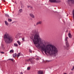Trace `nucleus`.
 <instances>
[{
	"instance_id": "obj_7",
	"label": "nucleus",
	"mask_w": 74,
	"mask_h": 74,
	"mask_svg": "<svg viewBox=\"0 0 74 74\" xmlns=\"http://www.w3.org/2000/svg\"><path fill=\"white\" fill-rule=\"evenodd\" d=\"M29 16L31 17L32 18H34V15H33V14H32V13H30L29 14Z\"/></svg>"
},
{
	"instance_id": "obj_2",
	"label": "nucleus",
	"mask_w": 74,
	"mask_h": 74,
	"mask_svg": "<svg viewBox=\"0 0 74 74\" xmlns=\"http://www.w3.org/2000/svg\"><path fill=\"white\" fill-rule=\"evenodd\" d=\"M3 38L5 42L7 44H11L14 40L13 36L10 35L7 32H5L3 36Z\"/></svg>"
},
{
	"instance_id": "obj_12",
	"label": "nucleus",
	"mask_w": 74,
	"mask_h": 74,
	"mask_svg": "<svg viewBox=\"0 0 74 74\" xmlns=\"http://www.w3.org/2000/svg\"><path fill=\"white\" fill-rule=\"evenodd\" d=\"M30 62L32 64H34V61L31 60Z\"/></svg>"
},
{
	"instance_id": "obj_26",
	"label": "nucleus",
	"mask_w": 74,
	"mask_h": 74,
	"mask_svg": "<svg viewBox=\"0 0 74 74\" xmlns=\"http://www.w3.org/2000/svg\"><path fill=\"white\" fill-rule=\"evenodd\" d=\"M18 34H17V36H16V38H18Z\"/></svg>"
},
{
	"instance_id": "obj_13",
	"label": "nucleus",
	"mask_w": 74,
	"mask_h": 74,
	"mask_svg": "<svg viewBox=\"0 0 74 74\" xmlns=\"http://www.w3.org/2000/svg\"><path fill=\"white\" fill-rule=\"evenodd\" d=\"M32 59V58H30L29 59L27 60V62H29V61H31Z\"/></svg>"
},
{
	"instance_id": "obj_25",
	"label": "nucleus",
	"mask_w": 74,
	"mask_h": 74,
	"mask_svg": "<svg viewBox=\"0 0 74 74\" xmlns=\"http://www.w3.org/2000/svg\"><path fill=\"white\" fill-rule=\"evenodd\" d=\"M22 40L23 41H25V38H22Z\"/></svg>"
},
{
	"instance_id": "obj_18",
	"label": "nucleus",
	"mask_w": 74,
	"mask_h": 74,
	"mask_svg": "<svg viewBox=\"0 0 74 74\" xmlns=\"http://www.w3.org/2000/svg\"><path fill=\"white\" fill-rule=\"evenodd\" d=\"M10 53H13L14 52V50H11L10 51Z\"/></svg>"
},
{
	"instance_id": "obj_5",
	"label": "nucleus",
	"mask_w": 74,
	"mask_h": 74,
	"mask_svg": "<svg viewBox=\"0 0 74 74\" xmlns=\"http://www.w3.org/2000/svg\"><path fill=\"white\" fill-rule=\"evenodd\" d=\"M69 1V3H71V4H74V0H68Z\"/></svg>"
},
{
	"instance_id": "obj_33",
	"label": "nucleus",
	"mask_w": 74,
	"mask_h": 74,
	"mask_svg": "<svg viewBox=\"0 0 74 74\" xmlns=\"http://www.w3.org/2000/svg\"><path fill=\"white\" fill-rule=\"evenodd\" d=\"M15 3L16 4H17V3H16V2H15Z\"/></svg>"
},
{
	"instance_id": "obj_6",
	"label": "nucleus",
	"mask_w": 74,
	"mask_h": 74,
	"mask_svg": "<svg viewBox=\"0 0 74 74\" xmlns=\"http://www.w3.org/2000/svg\"><path fill=\"white\" fill-rule=\"evenodd\" d=\"M22 11H23V10H22V9H20L18 11V15H21V14H20L21 12H22Z\"/></svg>"
},
{
	"instance_id": "obj_29",
	"label": "nucleus",
	"mask_w": 74,
	"mask_h": 74,
	"mask_svg": "<svg viewBox=\"0 0 74 74\" xmlns=\"http://www.w3.org/2000/svg\"><path fill=\"white\" fill-rule=\"evenodd\" d=\"M29 52H30V53H32V51L31 50H29Z\"/></svg>"
},
{
	"instance_id": "obj_21",
	"label": "nucleus",
	"mask_w": 74,
	"mask_h": 74,
	"mask_svg": "<svg viewBox=\"0 0 74 74\" xmlns=\"http://www.w3.org/2000/svg\"><path fill=\"white\" fill-rule=\"evenodd\" d=\"M30 67H28L27 68V70H30Z\"/></svg>"
},
{
	"instance_id": "obj_31",
	"label": "nucleus",
	"mask_w": 74,
	"mask_h": 74,
	"mask_svg": "<svg viewBox=\"0 0 74 74\" xmlns=\"http://www.w3.org/2000/svg\"><path fill=\"white\" fill-rule=\"evenodd\" d=\"M47 62H50V61H47Z\"/></svg>"
},
{
	"instance_id": "obj_16",
	"label": "nucleus",
	"mask_w": 74,
	"mask_h": 74,
	"mask_svg": "<svg viewBox=\"0 0 74 74\" xmlns=\"http://www.w3.org/2000/svg\"><path fill=\"white\" fill-rule=\"evenodd\" d=\"M17 43H18L19 45H21V42L19 41L18 40L17 41Z\"/></svg>"
},
{
	"instance_id": "obj_24",
	"label": "nucleus",
	"mask_w": 74,
	"mask_h": 74,
	"mask_svg": "<svg viewBox=\"0 0 74 74\" xmlns=\"http://www.w3.org/2000/svg\"><path fill=\"white\" fill-rule=\"evenodd\" d=\"M69 74H73V72H71Z\"/></svg>"
},
{
	"instance_id": "obj_35",
	"label": "nucleus",
	"mask_w": 74,
	"mask_h": 74,
	"mask_svg": "<svg viewBox=\"0 0 74 74\" xmlns=\"http://www.w3.org/2000/svg\"><path fill=\"white\" fill-rule=\"evenodd\" d=\"M68 16V15H67V16Z\"/></svg>"
},
{
	"instance_id": "obj_32",
	"label": "nucleus",
	"mask_w": 74,
	"mask_h": 74,
	"mask_svg": "<svg viewBox=\"0 0 74 74\" xmlns=\"http://www.w3.org/2000/svg\"><path fill=\"white\" fill-rule=\"evenodd\" d=\"M20 74H23V73H22V72H21Z\"/></svg>"
},
{
	"instance_id": "obj_11",
	"label": "nucleus",
	"mask_w": 74,
	"mask_h": 74,
	"mask_svg": "<svg viewBox=\"0 0 74 74\" xmlns=\"http://www.w3.org/2000/svg\"><path fill=\"white\" fill-rule=\"evenodd\" d=\"M5 23L6 26H8V23L7 21H5Z\"/></svg>"
},
{
	"instance_id": "obj_19",
	"label": "nucleus",
	"mask_w": 74,
	"mask_h": 74,
	"mask_svg": "<svg viewBox=\"0 0 74 74\" xmlns=\"http://www.w3.org/2000/svg\"><path fill=\"white\" fill-rule=\"evenodd\" d=\"M8 21L9 22H11L12 21V20L11 19H8Z\"/></svg>"
},
{
	"instance_id": "obj_22",
	"label": "nucleus",
	"mask_w": 74,
	"mask_h": 74,
	"mask_svg": "<svg viewBox=\"0 0 74 74\" xmlns=\"http://www.w3.org/2000/svg\"><path fill=\"white\" fill-rule=\"evenodd\" d=\"M11 60V61H13L14 60L13 59H9L8 60Z\"/></svg>"
},
{
	"instance_id": "obj_20",
	"label": "nucleus",
	"mask_w": 74,
	"mask_h": 74,
	"mask_svg": "<svg viewBox=\"0 0 74 74\" xmlns=\"http://www.w3.org/2000/svg\"><path fill=\"white\" fill-rule=\"evenodd\" d=\"M5 16H6V17H8H8H9V15H8V14H5Z\"/></svg>"
},
{
	"instance_id": "obj_30",
	"label": "nucleus",
	"mask_w": 74,
	"mask_h": 74,
	"mask_svg": "<svg viewBox=\"0 0 74 74\" xmlns=\"http://www.w3.org/2000/svg\"><path fill=\"white\" fill-rule=\"evenodd\" d=\"M30 8H33V7L32 6H30Z\"/></svg>"
},
{
	"instance_id": "obj_17",
	"label": "nucleus",
	"mask_w": 74,
	"mask_h": 74,
	"mask_svg": "<svg viewBox=\"0 0 74 74\" xmlns=\"http://www.w3.org/2000/svg\"><path fill=\"white\" fill-rule=\"evenodd\" d=\"M14 47H18V44L16 43H14Z\"/></svg>"
},
{
	"instance_id": "obj_14",
	"label": "nucleus",
	"mask_w": 74,
	"mask_h": 74,
	"mask_svg": "<svg viewBox=\"0 0 74 74\" xmlns=\"http://www.w3.org/2000/svg\"><path fill=\"white\" fill-rule=\"evenodd\" d=\"M68 36L69 37L71 38V34L69 33L68 34Z\"/></svg>"
},
{
	"instance_id": "obj_3",
	"label": "nucleus",
	"mask_w": 74,
	"mask_h": 74,
	"mask_svg": "<svg viewBox=\"0 0 74 74\" xmlns=\"http://www.w3.org/2000/svg\"><path fill=\"white\" fill-rule=\"evenodd\" d=\"M51 3H60V1L59 0H49Z\"/></svg>"
},
{
	"instance_id": "obj_34",
	"label": "nucleus",
	"mask_w": 74,
	"mask_h": 74,
	"mask_svg": "<svg viewBox=\"0 0 74 74\" xmlns=\"http://www.w3.org/2000/svg\"><path fill=\"white\" fill-rule=\"evenodd\" d=\"M34 26H36V25H34Z\"/></svg>"
},
{
	"instance_id": "obj_4",
	"label": "nucleus",
	"mask_w": 74,
	"mask_h": 74,
	"mask_svg": "<svg viewBox=\"0 0 74 74\" xmlns=\"http://www.w3.org/2000/svg\"><path fill=\"white\" fill-rule=\"evenodd\" d=\"M67 38H68V37L65 38V41L66 42V45L67 47H70V46L69 45V44L68 42V41H67Z\"/></svg>"
},
{
	"instance_id": "obj_28",
	"label": "nucleus",
	"mask_w": 74,
	"mask_h": 74,
	"mask_svg": "<svg viewBox=\"0 0 74 74\" xmlns=\"http://www.w3.org/2000/svg\"><path fill=\"white\" fill-rule=\"evenodd\" d=\"M1 53H2V54L4 53L3 52H1Z\"/></svg>"
},
{
	"instance_id": "obj_15",
	"label": "nucleus",
	"mask_w": 74,
	"mask_h": 74,
	"mask_svg": "<svg viewBox=\"0 0 74 74\" xmlns=\"http://www.w3.org/2000/svg\"><path fill=\"white\" fill-rule=\"evenodd\" d=\"M21 55V53H19L17 54V58H18V57L19 56H20Z\"/></svg>"
},
{
	"instance_id": "obj_27",
	"label": "nucleus",
	"mask_w": 74,
	"mask_h": 74,
	"mask_svg": "<svg viewBox=\"0 0 74 74\" xmlns=\"http://www.w3.org/2000/svg\"><path fill=\"white\" fill-rule=\"evenodd\" d=\"M30 5H28V6H27V8H30Z\"/></svg>"
},
{
	"instance_id": "obj_9",
	"label": "nucleus",
	"mask_w": 74,
	"mask_h": 74,
	"mask_svg": "<svg viewBox=\"0 0 74 74\" xmlns=\"http://www.w3.org/2000/svg\"><path fill=\"white\" fill-rule=\"evenodd\" d=\"M41 23H42V22L41 21H39L36 23V25H39V24H41Z\"/></svg>"
},
{
	"instance_id": "obj_1",
	"label": "nucleus",
	"mask_w": 74,
	"mask_h": 74,
	"mask_svg": "<svg viewBox=\"0 0 74 74\" xmlns=\"http://www.w3.org/2000/svg\"><path fill=\"white\" fill-rule=\"evenodd\" d=\"M39 34L36 32V29L33 30L31 32L30 38L32 40L34 44L38 49H40L45 51V54L47 53L50 55H55L58 52V49L55 46L51 45H48L45 47V45L41 41V39L39 37Z\"/></svg>"
},
{
	"instance_id": "obj_8",
	"label": "nucleus",
	"mask_w": 74,
	"mask_h": 74,
	"mask_svg": "<svg viewBox=\"0 0 74 74\" xmlns=\"http://www.w3.org/2000/svg\"><path fill=\"white\" fill-rule=\"evenodd\" d=\"M38 74H43V71H39L38 72Z\"/></svg>"
},
{
	"instance_id": "obj_10",
	"label": "nucleus",
	"mask_w": 74,
	"mask_h": 74,
	"mask_svg": "<svg viewBox=\"0 0 74 74\" xmlns=\"http://www.w3.org/2000/svg\"><path fill=\"white\" fill-rule=\"evenodd\" d=\"M17 56V54L16 53L13 54V58H16V56Z\"/></svg>"
},
{
	"instance_id": "obj_23",
	"label": "nucleus",
	"mask_w": 74,
	"mask_h": 74,
	"mask_svg": "<svg viewBox=\"0 0 74 74\" xmlns=\"http://www.w3.org/2000/svg\"><path fill=\"white\" fill-rule=\"evenodd\" d=\"M74 69V66H73V68L71 69V71H73Z\"/></svg>"
}]
</instances>
